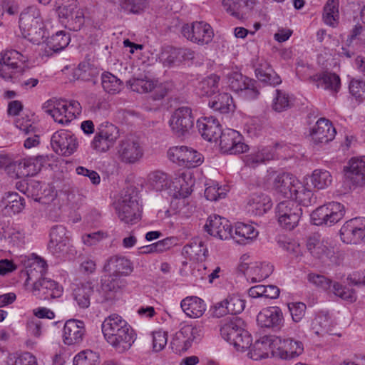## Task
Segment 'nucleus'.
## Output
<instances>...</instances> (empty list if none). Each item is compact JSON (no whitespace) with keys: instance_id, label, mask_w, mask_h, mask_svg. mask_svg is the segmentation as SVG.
<instances>
[{"instance_id":"1","label":"nucleus","mask_w":365,"mask_h":365,"mask_svg":"<svg viewBox=\"0 0 365 365\" xmlns=\"http://www.w3.org/2000/svg\"><path fill=\"white\" fill-rule=\"evenodd\" d=\"M101 329L106 341L118 353L130 349L136 339L133 328L116 314L104 319Z\"/></svg>"},{"instance_id":"2","label":"nucleus","mask_w":365,"mask_h":365,"mask_svg":"<svg viewBox=\"0 0 365 365\" xmlns=\"http://www.w3.org/2000/svg\"><path fill=\"white\" fill-rule=\"evenodd\" d=\"M19 28L29 41L40 44L45 37L43 21L39 9L34 5L25 8L20 14Z\"/></svg>"},{"instance_id":"3","label":"nucleus","mask_w":365,"mask_h":365,"mask_svg":"<svg viewBox=\"0 0 365 365\" xmlns=\"http://www.w3.org/2000/svg\"><path fill=\"white\" fill-rule=\"evenodd\" d=\"M244 321L238 317H233L226 319L220 328L222 337L232 344L237 351H245L252 344V336L245 329Z\"/></svg>"},{"instance_id":"4","label":"nucleus","mask_w":365,"mask_h":365,"mask_svg":"<svg viewBox=\"0 0 365 365\" xmlns=\"http://www.w3.org/2000/svg\"><path fill=\"white\" fill-rule=\"evenodd\" d=\"M227 78L230 89L241 98L247 101H252L259 96V85L255 79L237 71L228 73Z\"/></svg>"},{"instance_id":"5","label":"nucleus","mask_w":365,"mask_h":365,"mask_svg":"<svg viewBox=\"0 0 365 365\" xmlns=\"http://www.w3.org/2000/svg\"><path fill=\"white\" fill-rule=\"evenodd\" d=\"M115 210L119 219L125 223L133 224L140 217L141 207L139 197L134 190H128L116 204Z\"/></svg>"},{"instance_id":"6","label":"nucleus","mask_w":365,"mask_h":365,"mask_svg":"<svg viewBox=\"0 0 365 365\" xmlns=\"http://www.w3.org/2000/svg\"><path fill=\"white\" fill-rule=\"evenodd\" d=\"M344 205L331 201L318 207L311 214L312 223L317 226L331 227L339 222L344 216Z\"/></svg>"},{"instance_id":"7","label":"nucleus","mask_w":365,"mask_h":365,"mask_svg":"<svg viewBox=\"0 0 365 365\" xmlns=\"http://www.w3.org/2000/svg\"><path fill=\"white\" fill-rule=\"evenodd\" d=\"M181 33L187 40L200 46L209 44L215 35L212 26L203 21L184 24Z\"/></svg>"},{"instance_id":"8","label":"nucleus","mask_w":365,"mask_h":365,"mask_svg":"<svg viewBox=\"0 0 365 365\" xmlns=\"http://www.w3.org/2000/svg\"><path fill=\"white\" fill-rule=\"evenodd\" d=\"M118 138V128L110 123L103 122L97 128L91 147L96 152L106 153L114 145Z\"/></svg>"},{"instance_id":"9","label":"nucleus","mask_w":365,"mask_h":365,"mask_svg":"<svg viewBox=\"0 0 365 365\" xmlns=\"http://www.w3.org/2000/svg\"><path fill=\"white\" fill-rule=\"evenodd\" d=\"M307 279L316 287L325 291H329L344 300L352 302L356 299V293L352 289L344 287L338 282L333 283L330 279L324 275L310 273L307 276Z\"/></svg>"},{"instance_id":"10","label":"nucleus","mask_w":365,"mask_h":365,"mask_svg":"<svg viewBox=\"0 0 365 365\" xmlns=\"http://www.w3.org/2000/svg\"><path fill=\"white\" fill-rule=\"evenodd\" d=\"M276 214L281 227L292 230L297 226L302 210L296 202L287 200L277 205Z\"/></svg>"},{"instance_id":"11","label":"nucleus","mask_w":365,"mask_h":365,"mask_svg":"<svg viewBox=\"0 0 365 365\" xmlns=\"http://www.w3.org/2000/svg\"><path fill=\"white\" fill-rule=\"evenodd\" d=\"M195 116L189 106L175 109L169 120L172 132L178 137L185 136L193 128Z\"/></svg>"},{"instance_id":"12","label":"nucleus","mask_w":365,"mask_h":365,"mask_svg":"<svg viewBox=\"0 0 365 365\" xmlns=\"http://www.w3.org/2000/svg\"><path fill=\"white\" fill-rule=\"evenodd\" d=\"M143 155V149L139 139L134 135H128L120 140L117 147L118 159L126 164H135Z\"/></svg>"},{"instance_id":"13","label":"nucleus","mask_w":365,"mask_h":365,"mask_svg":"<svg viewBox=\"0 0 365 365\" xmlns=\"http://www.w3.org/2000/svg\"><path fill=\"white\" fill-rule=\"evenodd\" d=\"M168 157L172 162L187 168H195L202 163V154L186 146L170 148Z\"/></svg>"},{"instance_id":"14","label":"nucleus","mask_w":365,"mask_h":365,"mask_svg":"<svg viewBox=\"0 0 365 365\" xmlns=\"http://www.w3.org/2000/svg\"><path fill=\"white\" fill-rule=\"evenodd\" d=\"M219 139L220 150L224 153L236 155L248 150V145L243 143L242 135L235 130H223Z\"/></svg>"},{"instance_id":"15","label":"nucleus","mask_w":365,"mask_h":365,"mask_svg":"<svg viewBox=\"0 0 365 365\" xmlns=\"http://www.w3.org/2000/svg\"><path fill=\"white\" fill-rule=\"evenodd\" d=\"M340 236L346 244L365 243V218L355 217L346 221L340 230Z\"/></svg>"},{"instance_id":"16","label":"nucleus","mask_w":365,"mask_h":365,"mask_svg":"<svg viewBox=\"0 0 365 365\" xmlns=\"http://www.w3.org/2000/svg\"><path fill=\"white\" fill-rule=\"evenodd\" d=\"M53 150L59 155L68 156L74 153L78 147L76 137L71 131L60 130L54 133L51 138Z\"/></svg>"},{"instance_id":"17","label":"nucleus","mask_w":365,"mask_h":365,"mask_svg":"<svg viewBox=\"0 0 365 365\" xmlns=\"http://www.w3.org/2000/svg\"><path fill=\"white\" fill-rule=\"evenodd\" d=\"M73 296L77 304L82 309L90 306L91 299L97 303L103 302L100 290L90 282L78 285L73 289Z\"/></svg>"},{"instance_id":"18","label":"nucleus","mask_w":365,"mask_h":365,"mask_svg":"<svg viewBox=\"0 0 365 365\" xmlns=\"http://www.w3.org/2000/svg\"><path fill=\"white\" fill-rule=\"evenodd\" d=\"M48 247L53 255L60 257L66 255L70 249L69 237L66 229L63 225L53 226L50 232Z\"/></svg>"},{"instance_id":"19","label":"nucleus","mask_w":365,"mask_h":365,"mask_svg":"<svg viewBox=\"0 0 365 365\" xmlns=\"http://www.w3.org/2000/svg\"><path fill=\"white\" fill-rule=\"evenodd\" d=\"M277 343L275 347V356L282 359L290 360L298 357L304 351V346L302 341L295 340L293 338H285L281 339L279 337L274 338Z\"/></svg>"},{"instance_id":"20","label":"nucleus","mask_w":365,"mask_h":365,"mask_svg":"<svg viewBox=\"0 0 365 365\" xmlns=\"http://www.w3.org/2000/svg\"><path fill=\"white\" fill-rule=\"evenodd\" d=\"M32 293L41 299L48 300L60 297L63 287L57 282L43 277L34 282Z\"/></svg>"},{"instance_id":"21","label":"nucleus","mask_w":365,"mask_h":365,"mask_svg":"<svg viewBox=\"0 0 365 365\" xmlns=\"http://www.w3.org/2000/svg\"><path fill=\"white\" fill-rule=\"evenodd\" d=\"M336 131L331 122L326 118H319L310 130V136L315 145L326 144L334 140Z\"/></svg>"},{"instance_id":"22","label":"nucleus","mask_w":365,"mask_h":365,"mask_svg":"<svg viewBox=\"0 0 365 365\" xmlns=\"http://www.w3.org/2000/svg\"><path fill=\"white\" fill-rule=\"evenodd\" d=\"M52 155H38L19 161L17 165V177L33 176L37 174L46 163L51 160Z\"/></svg>"},{"instance_id":"23","label":"nucleus","mask_w":365,"mask_h":365,"mask_svg":"<svg viewBox=\"0 0 365 365\" xmlns=\"http://www.w3.org/2000/svg\"><path fill=\"white\" fill-rule=\"evenodd\" d=\"M205 230L210 235L222 240L232 237V225L229 220L219 215L210 216L205 225Z\"/></svg>"},{"instance_id":"24","label":"nucleus","mask_w":365,"mask_h":365,"mask_svg":"<svg viewBox=\"0 0 365 365\" xmlns=\"http://www.w3.org/2000/svg\"><path fill=\"white\" fill-rule=\"evenodd\" d=\"M238 269L247 281L255 283L267 278L273 272V266L266 262H255L249 267L245 264H240Z\"/></svg>"},{"instance_id":"25","label":"nucleus","mask_w":365,"mask_h":365,"mask_svg":"<svg viewBox=\"0 0 365 365\" xmlns=\"http://www.w3.org/2000/svg\"><path fill=\"white\" fill-rule=\"evenodd\" d=\"M257 321L262 327L278 330L284 323L283 313L278 307H269L258 314Z\"/></svg>"},{"instance_id":"26","label":"nucleus","mask_w":365,"mask_h":365,"mask_svg":"<svg viewBox=\"0 0 365 365\" xmlns=\"http://www.w3.org/2000/svg\"><path fill=\"white\" fill-rule=\"evenodd\" d=\"M346 179L354 185H365V159L352 158L344 168Z\"/></svg>"},{"instance_id":"27","label":"nucleus","mask_w":365,"mask_h":365,"mask_svg":"<svg viewBox=\"0 0 365 365\" xmlns=\"http://www.w3.org/2000/svg\"><path fill=\"white\" fill-rule=\"evenodd\" d=\"M85 334V324L83 321L67 320L63 327V342L66 345L79 344L83 341Z\"/></svg>"},{"instance_id":"28","label":"nucleus","mask_w":365,"mask_h":365,"mask_svg":"<svg viewBox=\"0 0 365 365\" xmlns=\"http://www.w3.org/2000/svg\"><path fill=\"white\" fill-rule=\"evenodd\" d=\"M197 127L202 137L207 141H216L222 132L219 121L213 116L198 119Z\"/></svg>"},{"instance_id":"29","label":"nucleus","mask_w":365,"mask_h":365,"mask_svg":"<svg viewBox=\"0 0 365 365\" xmlns=\"http://www.w3.org/2000/svg\"><path fill=\"white\" fill-rule=\"evenodd\" d=\"M276 344L274 336H264L255 342L248 355L251 359L258 360L267 358L270 351L275 356Z\"/></svg>"},{"instance_id":"30","label":"nucleus","mask_w":365,"mask_h":365,"mask_svg":"<svg viewBox=\"0 0 365 365\" xmlns=\"http://www.w3.org/2000/svg\"><path fill=\"white\" fill-rule=\"evenodd\" d=\"M255 73L257 78L265 85L274 87L282 83L280 76L265 60H262L256 66Z\"/></svg>"},{"instance_id":"31","label":"nucleus","mask_w":365,"mask_h":365,"mask_svg":"<svg viewBox=\"0 0 365 365\" xmlns=\"http://www.w3.org/2000/svg\"><path fill=\"white\" fill-rule=\"evenodd\" d=\"M299 180L290 173L278 175L274 180V188L284 197H293V192Z\"/></svg>"},{"instance_id":"32","label":"nucleus","mask_w":365,"mask_h":365,"mask_svg":"<svg viewBox=\"0 0 365 365\" xmlns=\"http://www.w3.org/2000/svg\"><path fill=\"white\" fill-rule=\"evenodd\" d=\"M180 307L187 317L193 319L202 317L206 310L204 301L196 296L183 299L180 302Z\"/></svg>"},{"instance_id":"33","label":"nucleus","mask_w":365,"mask_h":365,"mask_svg":"<svg viewBox=\"0 0 365 365\" xmlns=\"http://www.w3.org/2000/svg\"><path fill=\"white\" fill-rule=\"evenodd\" d=\"M104 270L113 272V274L117 276L130 274L133 271L131 262L125 257L113 256L110 257L104 265Z\"/></svg>"},{"instance_id":"34","label":"nucleus","mask_w":365,"mask_h":365,"mask_svg":"<svg viewBox=\"0 0 365 365\" xmlns=\"http://www.w3.org/2000/svg\"><path fill=\"white\" fill-rule=\"evenodd\" d=\"M249 211L255 215H262L272 206L270 197L262 192L253 193L248 201Z\"/></svg>"},{"instance_id":"35","label":"nucleus","mask_w":365,"mask_h":365,"mask_svg":"<svg viewBox=\"0 0 365 365\" xmlns=\"http://www.w3.org/2000/svg\"><path fill=\"white\" fill-rule=\"evenodd\" d=\"M307 248L313 257L320 259L330 257L334 252L327 242L321 241L317 236L309 237Z\"/></svg>"},{"instance_id":"36","label":"nucleus","mask_w":365,"mask_h":365,"mask_svg":"<svg viewBox=\"0 0 365 365\" xmlns=\"http://www.w3.org/2000/svg\"><path fill=\"white\" fill-rule=\"evenodd\" d=\"M258 232L250 225L239 222L235 225V232L232 230V237L240 245H246L257 236Z\"/></svg>"},{"instance_id":"37","label":"nucleus","mask_w":365,"mask_h":365,"mask_svg":"<svg viewBox=\"0 0 365 365\" xmlns=\"http://www.w3.org/2000/svg\"><path fill=\"white\" fill-rule=\"evenodd\" d=\"M313 82L317 83V87H322L334 93H337L341 86L340 78L334 73H323L319 75L311 76Z\"/></svg>"},{"instance_id":"38","label":"nucleus","mask_w":365,"mask_h":365,"mask_svg":"<svg viewBox=\"0 0 365 365\" xmlns=\"http://www.w3.org/2000/svg\"><path fill=\"white\" fill-rule=\"evenodd\" d=\"M209 106L213 110L224 114L235 109L232 97L227 93H220L214 96L209 101Z\"/></svg>"},{"instance_id":"39","label":"nucleus","mask_w":365,"mask_h":365,"mask_svg":"<svg viewBox=\"0 0 365 365\" xmlns=\"http://www.w3.org/2000/svg\"><path fill=\"white\" fill-rule=\"evenodd\" d=\"M191 331L190 325H185L176 332L170 342L172 349H175L176 351L187 350L192 345Z\"/></svg>"},{"instance_id":"40","label":"nucleus","mask_w":365,"mask_h":365,"mask_svg":"<svg viewBox=\"0 0 365 365\" xmlns=\"http://www.w3.org/2000/svg\"><path fill=\"white\" fill-rule=\"evenodd\" d=\"M124 286V282L115 274H110L102 279L101 289L105 295L102 296L103 302L112 300L115 297L114 293Z\"/></svg>"},{"instance_id":"41","label":"nucleus","mask_w":365,"mask_h":365,"mask_svg":"<svg viewBox=\"0 0 365 365\" xmlns=\"http://www.w3.org/2000/svg\"><path fill=\"white\" fill-rule=\"evenodd\" d=\"M29 61V56L25 51H19L16 49H6L1 53L0 63L13 68H19V62L24 63Z\"/></svg>"},{"instance_id":"42","label":"nucleus","mask_w":365,"mask_h":365,"mask_svg":"<svg viewBox=\"0 0 365 365\" xmlns=\"http://www.w3.org/2000/svg\"><path fill=\"white\" fill-rule=\"evenodd\" d=\"M46 112L60 124H68L72 120V115L68 113V105L63 101H54L53 107Z\"/></svg>"},{"instance_id":"43","label":"nucleus","mask_w":365,"mask_h":365,"mask_svg":"<svg viewBox=\"0 0 365 365\" xmlns=\"http://www.w3.org/2000/svg\"><path fill=\"white\" fill-rule=\"evenodd\" d=\"M274 157L272 149L266 147L245 155L244 161L247 165L255 168L260 163L272 160Z\"/></svg>"},{"instance_id":"44","label":"nucleus","mask_w":365,"mask_h":365,"mask_svg":"<svg viewBox=\"0 0 365 365\" xmlns=\"http://www.w3.org/2000/svg\"><path fill=\"white\" fill-rule=\"evenodd\" d=\"M22 262L26 269L27 278L25 281V285H28L29 281L33 280L34 270L38 269V272L41 275H42L45 271V267L47 265L46 261L34 254L31 257H25L22 260Z\"/></svg>"},{"instance_id":"45","label":"nucleus","mask_w":365,"mask_h":365,"mask_svg":"<svg viewBox=\"0 0 365 365\" xmlns=\"http://www.w3.org/2000/svg\"><path fill=\"white\" fill-rule=\"evenodd\" d=\"M148 182L150 188L158 192L167 190L170 185L171 180L166 173L156 170L148 175Z\"/></svg>"},{"instance_id":"46","label":"nucleus","mask_w":365,"mask_h":365,"mask_svg":"<svg viewBox=\"0 0 365 365\" xmlns=\"http://www.w3.org/2000/svg\"><path fill=\"white\" fill-rule=\"evenodd\" d=\"M220 77L211 75L202 80L197 88V94L201 96H211L218 91Z\"/></svg>"},{"instance_id":"47","label":"nucleus","mask_w":365,"mask_h":365,"mask_svg":"<svg viewBox=\"0 0 365 365\" xmlns=\"http://www.w3.org/2000/svg\"><path fill=\"white\" fill-rule=\"evenodd\" d=\"M313 195L312 190L299 181L296 184L292 198H294L298 202L297 205L307 207L312 204V201H314Z\"/></svg>"},{"instance_id":"48","label":"nucleus","mask_w":365,"mask_h":365,"mask_svg":"<svg viewBox=\"0 0 365 365\" xmlns=\"http://www.w3.org/2000/svg\"><path fill=\"white\" fill-rule=\"evenodd\" d=\"M101 84L104 91L110 94L118 93L123 88L122 81L109 72L102 74Z\"/></svg>"},{"instance_id":"49","label":"nucleus","mask_w":365,"mask_h":365,"mask_svg":"<svg viewBox=\"0 0 365 365\" xmlns=\"http://www.w3.org/2000/svg\"><path fill=\"white\" fill-rule=\"evenodd\" d=\"M311 182L315 188L325 189L331 184L332 176L326 170L316 169L311 176Z\"/></svg>"},{"instance_id":"50","label":"nucleus","mask_w":365,"mask_h":365,"mask_svg":"<svg viewBox=\"0 0 365 365\" xmlns=\"http://www.w3.org/2000/svg\"><path fill=\"white\" fill-rule=\"evenodd\" d=\"M330 319L327 314L323 312L317 315L312 324L313 331L318 336H324L330 331Z\"/></svg>"},{"instance_id":"51","label":"nucleus","mask_w":365,"mask_h":365,"mask_svg":"<svg viewBox=\"0 0 365 365\" xmlns=\"http://www.w3.org/2000/svg\"><path fill=\"white\" fill-rule=\"evenodd\" d=\"M339 18L338 3L328 0L324 8L323 19L326 24L334 27Z\"/></svg>"},{"instance_id":"52","label":"nucleus","mask_w":365,"mask_h":365,"mask_svg":"<svg viewBox=\"0 0 365 365\" xmlns=\"http://www.w3.org/2000/svg\"><path fill=\"white\" fill-rule=\"evenodd\" d=\"M98 74L97 68L89 61H83L80 63L78 68L75 71V75L78 79L83 81H91Z\"/></svg>"},{"instance_id":"53","label":"nucleus","mask_w":365,"mask_h":365,"mask_svg":"<svg viewBox=\"0 0 365 365\" xmlns=\"http://www.w3.org/2000/svg\"><path fill=\"white\" fill-rule=\"evenodd\" d=\"M99 354L91 350L81 351L73 359V365H100Z\"/></svg>"},{"instance_id":"54","label":"nucleus","mask_w":365,"mask_h":365,"mask_svg":"<svg viewBox=\"0 0 365 365\" xmlns=\"http://www.w3.org/2000/svg\"><path fill=\"white\" fill-rule=\"evenodd\" d=\"M290 107L289 95L284 91L275 90V96L273 98L272 108L276 112H282Z\"/></svg>"},{"instance_id":"55","label":"nucleus","mask_w":365,"mask_h":365,"mask_svg":"<svg viewBox=\"0 0 365 365\" xmlns=\"http://www.w3.org/2000/svg\"><path fill=\"white\" fill-rule=\"evenodd\" d=\"M9 365H37L36 357L29 352L11 354L8 358Z\"/></svg>"},{"instance_id":"56","label":"nucleus","mask_w":365,"mask_h":365,"mask_svg":"<svg viewBox=\"0 0 365 365\" xmlns=\"http://www.w3.org/2000/svg\"><path fill=\"white\" fill-rule=\"evenodd\" d=\"M69 41V36L64 31H60L49 38L48 43L54 51H58L66 48L68 45Z\"/></svg>"},{"instance_id":"57","label":"nucleus","mask_w":365,"mask_h":365,"mask_svg":"<svg viewBox=\"0 0 365 365\" xmlns=\"http://www.w3.org/2000/svg\"><path fill=\"white\" fill-rule=\"evenodd\" d=\"M129 83L133 91L140 93L153 91L155 88V83L146 79L134 78L130 80Z\"/></svg>"},{"instance_id":"58","label":"nucleus","mask_w":365,"mask_h":365,"mask_svg":"<svg viewBox=\"0 0 365 365\" xmlns=\"http://www.w3.org/2000/svg\"><path fill=\"white\" fill-rule=\"evenodd\" d=\"M222 5L227 13L237 19L243 18L246 14L237 0H222Z\"/></svg>"},{"instance_id":"59","label":"nucleus","mask_w":365,"mask_h":365,"mask_svg":"<svg viewBox=\"0 0 365 365\" xmlns=\"http://www.w3.org/2000/svg\"><path fill=\"white\" fill-rule=\"evenodd\" d=\"M84 24V12L81 9H77L71 18L66 21V26L70 30L78 31Z\"/></svg>"},{"instance_id":"60","label":"nucleus","mask_w":365,"mask_h":365,"mask_svg":"<svg viewBox=\"0 0 365 365\" xmlns=\"http://www.w3.org/2000/svg\"><path fill=\"white\" fill-rule=\"evenodd\" d=\"M288 309L292 320L297 323L304 317L307 306L303 302H291L288 304Z\"/></svg>"},{"instance_id":"61","label":"nucleus","mask_w":365,"mask_h":365,"mask_svg":"<svg viewBox=\"0 0 365 365\" xmlns=\"http://www.w3.org/2000/svg\"><path fill=\"white\" fill-rule=\"evenodd\" d=\"M225 299L230 314L236 315L240 314L245 307V302L238 297L232 296Z\"/></svg>"},{"instance_id":"62","label":"nucleus","mask_w":365,"mask_h":365,"mask_svg":"<svg viewBox=\"0 0 365 365\" xmlns=\"http://www.w3.org/2000/svg\"><path fill=\"white\" fill-rule=\"evenodd\" d=\"M145 6V0H123L120 7L128 13L138 14Z\"/></svg>"},{"instance_id":"63","label":"nucleus","mask_w":365,"mask_h":365,"mask_svg":"<svg viewBox=\"0 0 365 365\" xmlns=\"http://www.w3.org/2000/svg\"><path fill=\"white\" fill-rule=\"evenodd\" d=\"M179 56L178 48H169L162 52L160 60L163 62V64L170 66L177 61Z\"/></svg>"},{"instance_id":"64","label":"nucleus","mask_w":365,"mask_h":365,"mask_svg":"<svg viewBox=\"0 0 365 365\" xmlns=\"http://www.w3.org/2000/svg\"><path fill=\"white\" fill-rule=\"evenodd\" d=\"M350 93L356 99L362 98L365 93V81L352 79L349 86Z\"/></svg>"}]
</instances>
